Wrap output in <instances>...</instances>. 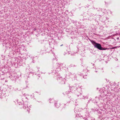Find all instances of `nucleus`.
I'll use <instances>...</instances> for the list:
<instances>
[{
	"instance_id": "f257e3e1",
	"label": "nucleus",
	"mask_w": 120,
	"mask_h": 120,
	"mask_svg": "<svg viewBox=\"0 0 120 120\" xmlns=\"http://www.w3.org/2000/svg\"><path fill=\"white\" fill-rule=\"evenodd\" d=\"M92 43L94 46L95 48H96L99 50H101L102 47L100 44L96 43L94 41H92Z\"/></svg>"
},
{
	"instance_id": "f03ea898",
	"label": "nucleus",
	"mask_w": 120,
	"mask_h": 120,
	"mask_svg": "<svg viewBox=\"0 0 120 120\" xmlns=\"http://www.w3.org/2000/svg\"><path fill=\"white\" fill-rule=\"evenodd\" d=\"M55 105L56 106V107H58L59 106L60 104H59V103H56L55 104Z\"/></svg>"
},
{
	"instance_id": "7ed1b4c3",
	"label": "nucleus",
	"mask_w": 120,
	"mask_h": 120,
	"mask_svg": "<svg viewBox=\"0 0 120 120\" xmlns=\"http://www.w3.org/2000/svg\"><path fill=\"white\" fill-rule=\"evenodd\" d=\"M101 50H105L107 49V48H104L102 47L101 48Z\"/></svg>"
},
{
	"instance_id": "20e7f679",
	"label": "nucleus",
	"mask_w": 120,
	"mask_h": 120,
	"mask_svg": "<svg viewBox=\"0 0 120 120\" xmlns=\"http://www.w3.org/2000/svg\"><path fill=\"white\" fill-rule=\"evenodd\" d=\"M23 107L24 108H26L27 107V106L26 105V106H24Z\"/></svg>"
},
{
	"instance_id": "39448f33",
	"label": "nucleus",
	"mask_w": 120,
	"mask_h": 120,
	"mask_svg": "<svg viewBox=\"0 0 120 120\" xmlns=\"http://www.w3.org/2000/svg\"><path fill=\"white\" fill-rule=\"evenodd\" d=\"M115 48H116V47H113L112 48V49H114Z\"/></svg>"
},
{
	"instance_id": "423d86ee",
	"label": "nucleus",
	"mask_w": 120,
	"mask_h": 120,
	"mask_svg": "<svg viewBox=\"0 0 120 120\" xmlns=\"http://www.w3.org/2000/svg\"><path fill=\"white\" fill-rule=\"evenodd\" d=\"M115 47H116V48H119V47H120L119 46H115Z\"/></svg>"
},
{
	"instance_id": "0eeeda50",
	"label": "nucleus",
	"mask_w": 120,
	"mask_h": 120,
	"mask_svg": "<svg viewBox=\"0 0 120 120\" xmlns=\"http://www.w3.org/2000/svg\"><path fill=\"white\" fill-rule=\"evenodd\" d=\"M120 47V46H119Z\"/></svg>"
}]
</instances>
